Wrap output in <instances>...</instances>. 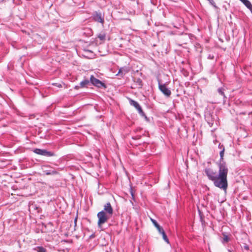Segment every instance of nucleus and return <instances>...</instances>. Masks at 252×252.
<instances>
[{
	"label": "nucleus",
	"mask_w": 252,
	"mask_h": 252,
	"mask_svg": "<svg viewBox=\"0 0 252 252\" xmlns=\"http://www.w3.org/2000/svg\"><path fill=\"white\" fill-rule=\"evenodd\" d=\"M207 58L209 60H213L214 59V56L212 54H209Z\"/></svg>",
	"instance_id": "b1692460"
},
{
	"label": "nucleus",
	"mask_w": 252,
	"mask_h": 252,
	"mask_svg": "<svg viewBox=\"0 0 252 252\" xmlns=\"http://www.w3.org/2000/svg\"><path fill=\"white\" fill-rule=\"evenodd\" d=\"M97 37L100 40H104L105 39L106 34L104 33H100L97 35Z\"/></svg>",
	"instance_id": "4be33fe9"
},
{
	"label": "nucleus",
	"mask_w": 252,
	"mask_h": 252,
	"mask_svg": "<svg viewBox=\"0 0 252 252\" xmlns=\"http://www.w3.org/2000/svg\"><path fill=\"white\" fill-rule=\"evenodd\" d=\"M33 251L35 252H47L46 249L42 246H37L33 249Z\"/></svg>",
	"instance_id": "4468645a"
},
{
	"label": "nucleus",
	"mask_w": 252,
	"mask_h": 252,
	"mask_svg": "<svg viewBox=\"0 0 252 252\" xmlns=\"http://www.w3.org/2000/svg\"><path fill=\"white\" fill-rule=\"evenodd\" d=\"M229 252H232L231 251H229Z\"/></svg>",
	"instance_id": "2f4dec72"
},
{
	"label": "nucleus",
	"mask_w": 252,
	"mask_h": 252,
	"mask_svg": "<svg viewBox=\"0 0 252 252\" xmlns=\"http://www.w3.org/2000/svg\"><path fill=\"white\" fill-rule=\"evenodd\" d=\"M42 169L43 173L47 175H54L58 173L54 168L51 167L48 165H42Z\"/></svg>",
	"instance_id": "6e6552de"
},
{
	"label": "nucleus",
	"mask_w": 252,
	"mask_h": 252,
	"mask_svg": "<svg viewBox=\"0 0 252 252\" xmlns=\"http://www.w3.org/2000/svg\"><path fill=\"white\" fill-rule=\"evenodd\" d=\"M225 148L223 147L222 149L220 152V158L218 162H225L223 160V156L224 153Z\"/></svg>",
	"instance_id": "a211bd4d"
},
{
	"label": "nucleus",
	"mask_w": 252,
	"mask_h": 252,
	"mask_svg": "<svg viewBox=\"0 0 252 252\" xmlns=\"http://www.w3.org/2000/svg\"><path fill=\"white\" fill-rule=\"evenodd\" d=\"M130 71V68L128 66H124L121 67L118 71V74L120 75L121 77L124 76Z\"/></svg>",
	"instance_id": "9d476101"
},
{
	"label": "nucleus",
	"mask_w": 252,
	"mask_h": 252,
	"mask_svg": "<svg viewBox=\"0 0 252 252\" xmlns=\"http://www.w3.org/2000/svg\"><path fill=\"white\" fill-rule=\"evenodd\" d=\"M79 87H80V86H76L74 88L75 89H78Z\"/></svg>",
	"instance_id": "c85d7f7f"
},
{
	"label": "nucleus",
	"mask_w": 252,
	"mask_h": 252,
	"mask_svg": "<svg viewBox=\"0 0 252 252\" xmlns=\"http://www.w3.org/2000/svg\"><path fill=\"white\" fill-rule=\"evenodd\" d=\"M134 82L139 86V88H142L143 83L142 80L140 78H135Z\"/></svg>",
	"instance_id": "aec40b11"
},
{
	"label": "nucleus",
	"mask_w": 252,
	"mask_h": 252,
	"mask_svg": "<svg viewBox=\"0 0 252 252\" xmlns=\"http://www.w3.org/2000/svg\"><path fill=\"white\" fill-rule=\"evenodd\" d=\"M140 136H135V137H133L132 138L133 139H137L138 138H139Z\"/></svg>",
	"instance_id": "bb28decb"
},
{
	"label": "nucleus",
	"mask_w": 252,
	"mask_h": 252,
	"mask_svg": "<svg viewBox=\"0 0 252 252\" xmlns=\"http://www.w3.org/2000/svg\"><path fill=\"white\" fill-rule=\"evenodd\" d=\"M229 237L227 235H224V237L223 238V239L222 240V243H224L228 242L229 241Z\"/></svg>",
	"instance_id": "5701e85b"
},
{
	"label": "nucleus",
	"mask_w": 252,
	"mask_h": 252,
	"mask_svg": "<svg viewBox=\"0 0 252 252\" xmlns=\"http://www.w3.org/2000/svg\"><path fill=\"white\" fill-rule=\"evenodd\" d=\"M162 236L163 239L167 243H169V239L163 229H162L160 232H159Z\"/></svg>",
	"instance_id": "f3484780"
},
{
	"label": "nucleus",
	"mask_w": 252,
	"mask_h": 252,
	"mask_svg": "<svg viewBox=\"0 0 252 252\" xmlns=\"http://www.w3.org/2000/svg\"><path fill=\"white\" fill-rule=\"evenodd\" d=\"M129 103L131 105L134 106L137 110L138 113L143 117H144L146 120H148V118L143 112L141 107L139 104L136 101L129 99Z\"/></svg>",
	"instance_id": "0eeeda50"
},
{
	"label": "nucleus",
	"mask_w": 252,
	"mask_h": 252,
	"mask_svg": "<svg viewBox=\"0 0 252 252\" xmlns=\"http://www.w3.org/2000/svg\"><path fill=\"white\" fill-rule=\"evenodd\" d=\"M225 91V89L223 87L219 88L217 90L219 94L222 97L223 103H225L226 102L227 99V97L225 96L224 93Z\"/></svg>",
	"instance_id": "9b49d317"
},
{
	"label": "nucleus",
	"mask_w": 252,
	"mask_h": 252,
	"mask_svg": "<svg viewBox=\"0 0 252 252\" xmlns=\"http://www.w3.org/2000/svg\"><path fill=\"white\" fill-rule=\"evenodd\" d=\"M205 119L210 127H212L214 123H215L216 125H218V121H217V116L214 115L210 112L208 111L205 113Z\"/></svg>",
	"instance_id": "20e7f679"
},
{
	"label": "nucleus",
	"mask_w": 252,
	"mask_h": 252,
	"mask_svg": "<svg viewBox=\"0 0 252 252\" xmlns=\"http://www.w3.org/2000/svg\"><path fill=\"white\" fill-rule=\"evenodd\" d=\"M90 83V80L85 79L80 83V88L87 87V86Z\"/></svg>",
	"instance_id": "ddd939ff"
},
{
	"label": "nucleus",
	"mask_w": 252,
	"mask_h": 252,
	"mask_svg": "<svg viewBox=\"0 0 252 252\" xmlns=\"http://www.w3.org/2000/svg\"><path fill=\"white\" fill-rule=\"evenodd\" d=\"M55 155H55V153L51 152V151H48L47 150L45 149L43 156L47 157H50L55 156Z\"/></svg>",
	"instance_id": "dca6fc26"
},
{
	"label": "nucleus",
	"mask_w": 252,
	"mask_h": 252,
	"mask_svg": "<svg viewBox=\"0 0 252 252\" xmlns=\"http://www.w3.org/2000/svg\"><path fill=\"white\" fill-rule=\"evenodd\" d=\"M244 248H245L246 250H249V246H244Z\"/></svg>",
	"instance_id": "cd10ccee"
},
{
	"label": "nucleus",
	"mask_w": 252,
	"mask_h": 252,
	"mask_svg": "<svg viewBox=\"0 0 252 252\" xmlns=\"http://www.w3.org/2000/svg\"><path fill=\"white\" fill-rule=\"evenodd\" d=\"M207 1H208V2H209V3L212 6H213V7L216 9V10H218L219 9V8L216 5L215 2H214V0H207Z\"/></svg>",
	"instance_id": "412c9836"
},
{
	"label": "nucleus",
	"mask_w": 252,
	"mask_h": 252,
	"mask_svg": "<svg viewBox=\"0 0 252 252\" xmlns=\"http://www.w3.org/2000/svg\"><path fill=\"white\" fill-rule=\"evenodd\" d=\"M130 193H131V196H132V199H134V193H133V191H132V189H131V190H130Z\"/></svg>",
	"instance_id": "393cba45"
},
{
	"label": "nucleus",
	"mask_w": 252,
	"mask_h": 252,
	"mask_svg": "<svg viewBox=\"0 0 252 252\" xmlns=\"http://www.w3.org/2000/svg\"><path fill=\"white\" fill-rule=\"evenodd\" d=\"M76 221H77V218H76L74 220V223H75V225H76Z\"/></svg>",
	"instance_id": "c756f323"
},
{
	"label": "nucleus",
	"mask_w": 252,
	"mask_h": 252,
	"mask_svg": "<svg viewBox=\"0 0 252 252\" xmlns=\"http://www.w3.org/2000/svg\"><path fill=\"white\" fill-rule=\"evenodd\" d=\"M44 150L45 149L36 148L33 150V152L38 155L43 156Z\"/></svg>",
	"instance_id": "6ab92c4d"
},
{
	"label": "nucleus",
	"mask_w": 252,
	"mask_h": 252,
	"mask_svg": "<svg viewBox=\"0 0 252 252\" xmlns=\"http://www.w3.org/2000/svg\"><path fill=\"white\" fill-rule=\"evenodd\" d=\"M90 83L92 85L98 89L103 88L105 89L107 88V86L104 82H103L99 79L96 78L93 75H91L90 78Z\"/></svg>",
	"instance_id": "39448f33"
},
{
	"label": "nucleus",
	"mask_w": 252,
	"mask_h": 252,
	"mask_svg": "<svg viewBox=\"0 0 252 252\" xmlns=\"http://www.w3.org/2000/svg\"><path fill=\"white\" fill-rule=\"evenodd\" d=\"M113 209L110 202H107L104 205L103 210L99 212L97 214L98 218L97 225L99 227L105 223L112 216Z\"/></svg>",
	"instance_id": "f03ea898"
},
{
	"label": "nucleus",
	"mask_w": 252,
	"mask_h": 252,
	"mask_svg": "<svg viewBox=\"0 0 252 252\" xmlns=\"http://www.w3.org/2000/svg\"><path fill=\"white\" fill-rule=\"evenodd\" d=\"M57 86H58V87H62V85H61V84H59Z\"/></svg>",
	"instance_id": "7c9ffc66"
},
{
	"label": "nucleus",
	"mask_w": 252,
	"mask_h": 252,
	"mask_svg": "<svg viewBox=\"0 0 252 252\" xmlns=\"http://www.w3.org/2000/svg\"><path fill=\"white\" fill-rule=\"evenodd\" d=\"M158 89L161 92L167 97H170L171 94V92L169 88H167L165 83H161L159 80H158Z\"/></svg>",
	"instance_id": "423d86ee"
},
{
	"label": "nucleus",
	"mask_w": 252,
	"mask_h": 252,
	"mask_svg": "<svg viewBox=\"0 0 252 252\" xmlns=\"http://www.w3.org/2000/svg\"><path fill=\"white\" fill-rule=\"evenodd\" d=\"M151 220H152V222H153V224L154 225V226L157 228V229H158V232H160L162 229L163 228H162V227H161L159 224L157 222V221L155 220H154V219H151Z\"/></svg>",
	"instance_id": "2eb2a0df"
},
{
	"label": "nucleus",
	"mask_w": 252,
	"mask_h": 252,
	"mask_svg": "<svg viewBox=\"0 0 252 252\" xmlns=\"http://www.w3.org/2000/svg\"><path fill=\"white\" fill-rule=\"evenodd\" d=\"M223 147H224L223 146V145H221L220 143L219 145V148L222 150Z\"/></svg>",
	"instance_id": "a878e982"
},
{
	"label": "nucleus",
	"mask_w": 252,
	"mask_h": 252,
	"mask_svg": "<svg viewBox=\"0 0 252 252\" xmlns=\"http://www.w3.org/2000/svg\"><path fill=\"white\" fill-rule=\"evenodd\" d=\"M92 17L95 22L100 23L103 25L104 23V15L100 11H94L92 16Z\"/></svg>",
	"instance_id": "1a4fd4ad"
},
{
	"label": "nucleus",
	"mask_w": 252,
	"mask_h": 252,
	"mask_svg": "<svg viewBox=\"0 0 252 252\" xmlns=\"http://www.w3.org/2000/svg\"><path fill=\"white\" fill-rule=\"evenodd\" d=\"M252 12V4L249 0H240Z\"/></svg>",
	"instance_id": "f8f14e48"
},
{
	"label": "nucleus",
	"mask_w": 252,
	"mask_h": 252,
	"mask_svg": "<svg viewBox=\"0 0 252 252\" xmlns=\"http://www.w3.org/2000/svg\"><path fill=\"white\" fill-rule=\"evenodd\" d=\"M204 172L207 176L208 179L212 181L214 186L221 189V184L219 183V180L218 178V173L213 169L206 167L204 169Z\"/></svg>",
	"instance_id": "7ed1b4c3"
},
{
	"label": "nucleus",
	"mask_w": 252,
	"mask_h": 252,
	"mask_svg": "<svg viewBox=\"0 0 252 252\" xmlns=\"http://www.w3.org/2000/svg\"><path fill=\"white\" fill-rule=\"evenodd\" d=\"M219 172L218 178L219 183L221 184V189L226 191L228 188L227 174L228 169L225 162H218Z\"/></svg>",
	"instance_id": "f257e3e1"
}]
</instances>
